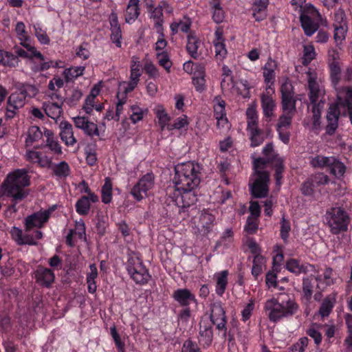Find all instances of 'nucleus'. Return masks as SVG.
I'll return each instance as SVG.
<instances>
[{
    "instance_id": "864d4df0",
    "label": "nucleus",
    "mask_w": 352,
    "mask_h": 352,
    "mask_svg": "<svg viewBox=\"0 0 352 352\" xmlns=\"http://www.w3.org/2000/svg\"><path fill=\"white\" fill-rule=\"evenodd\" d=\"M263 153L265 157L272 162V163H276L278 159H281L278 154H276L274 150V145L272 142L267 143L263 149Z\"/></svg>"
},
{
    "instance_id": "a18cd8bd",
    "label": "nucleus",
    "mask_w": 352,
    "mask_h": 352,
    "mask_svg": "<svg viewBox=\"0 0 352 352\" xmlns=\"http://www.w3.org/2000/svg\"><path fill=\"white\" fill-rule=\"evenodd\" d=\"M34 34L39 43L42 45H48L50 43V39L47 36L46 31L43 30L39 24L33 25Z\"/></svg>"
},
{
    "instance_id": "4d7b16f0",
    "label": "nucleus",
    "mask_w": 352,
    "mask_h": 352,
    "mask_svg": "<svg viewBox=\"0 0 352 352\" xmlns=\"http://www.w3.org/2000/svg\"><path fill=\"white\" fill-rule=\"evenodd\" d=\"M247 127L258 125V115L254 107H249L246 110Z\"/></svg>"
},
{
    "instance_id": "ddd939ff",
    "label": "nucleus",
    "mask_w": 352,
    "mask_h": 352,
    "mask_svg": "<svg viewBox=\"0 0 352 352\" xmlns=\"http://www.w3.org/2000/svg\"><path fill=\"white\" fill-rule=\"evenodd\" d=\"M25 104V98L23 92L12 93L8 98L6 117L12 118L16 114V111L22 108Z\"/></svg>"
},
{
    "instance_id": "79ce46f5",
    "label": "nucleus",
    "mask_w": 352,
    "mask_h": 352,
    "mask_svg": "<svg viewBox=\"0 0 352 352\" xmlns=\"http://www.w3.org/2000/svg\"><path fill=\"white\" fill-rule=\"evenodd\" d=\"M212 11V19L216 23H221L225 18L224 11L221 6V2L210 3Z\"/></svg>"
},
{
    "instance_id": "c85d7f7f",
    "label": "nucleus",
    "mask_w": 352,
    "mask_h": 352,
    "mask_svg": "<svg viewBox=\"0 0 352 352\" xmlns=\"http://www.w3.org/2000/svg\"><path fill=\"white\" fill-rule=\"evenodd\" d=\"M228 270L221 271L214 275L217 280L216 292L219 296H222L225 292L228 285Z\"/></svg>"
},
{
    "instance_id": "69168bd1",
    "label": "nucleus",
    "mask_w": 352,
    "mask_h": 352,
    "mask_svg": "<svg viewBox=\"0 0 352 352\" xmlns=\"http://www.w3.org/2000/svg\"><path fill=\"white\" fill-rule=\"evenodd\" d=\"M82 131L87 135L91 138L94 136L100 135V132L97 124L93 122H90L89 120L85 126V128L82 129Z\"/></svg>"
},
{
    "instance_id": "1a4fd4ad",
    "label": "nucleus",
    "mask_w": 352,
    "mask_h": 352,
    "mask_svg": "<svg viewBox=\"0 0 352 352\" xmlns=\"http://www.w3.org/2000/svg\"><path fill=\"white\" fill-rule=\"evenodd\" d=\"M252 184H250V190L255 198L266 197L269 192L270 175L268 172H261Z\"/></svg>"
},
{
    "instance_id": "3c124183",
    "label": "nucleus",
    "mask_w": 352,
    "mask_h": 352,
    "mask_svg": "<svg viewBox=\"0 0 352 352\" xmlns=\"http://www.w3.org/2000/svg\"><path fill=\"white\" fill-rule=\"evenodd\" d=\"M323 108V106L319 105H313L311 111L313 113L312 120H313V129L318 130L321 126V110Z\"/></svg>"
},
{
    "instance_id": "b1692460",
    "label": "nucleus",
    "mask_w": 352,
    "mask_h": 352,
    "mask_svg": "<svg viewBox=\"0 0 352 352\" xmlns=\"http://www.w3.org/2000/svg\"><path fill=\"white\" fill-rule=\"evenodd\" d=\"M247 131L250 135V140L251 141L250 146L256 147L261 145L265 140V135L263 131L258 129V125L247 127Z\"/></svg>"
},
{
    "instance_id": "774afa93",
    "label": "nucleus",
    "mask_w": 352,
    "mask_h": 352,
    "mask_svg": "<svg viewBox=\"0 0 352 352\" xmlns=\"http://www.w3.org/2000/svg\"><path fill=\"white\" fill-rule=\"evenodd\" d=\"M182 352H201L197 344L190 339L186 340L182 346Z\"/></svg>"
},
{
    "instance_id": "393cba45",
    "label": "nucleus",
    "mask_w": 352,
    "mask_h": 352,
    "mask_svg": "<svg viewBox=\"0 0 352 352\" xmlns=\"http://www.w3.org/2000/svg\"><path fill=\"white\" fill-rule=\"evenodd\" d=\"M214 221V215L207 210L202 211L199 217V221L205 234H208L212 230Z\"/></svg>"
},
{
    "instance_id": "a211bd4d",
    "label": "nucleus",
    "mask_w": 352,
    "mask_h": 352,
    "mask_svg": "<svg viewBox=\"0 0 352 352\" xmlns=\"http://www.w3.org/2000/svg\"><path fill=\"white\" fill-rule=\"evenodd\" d=\"M140 14V0H129L125 10V21L133 23Z\"/></svg>"
},
{
    "instance_id": "58836bf2",
    "label": "nucleus",
    "mask_w": 352,
    "mask_h": 352,
    "mask_svg": "<svg viewBox=\"0 0 352 352\" xmlns=\"http://www.w3.org/2000/svg\"><path fill=\"white\" fill-rule=\"evenodd\" d=\"M84 66L71 67L65 69L63 75L67 82H69L83 74Z\"/></svg>"
},
{
    "instance_id": "de8ad7c7",
    "label": "nucleus",
    "mask_w": 352,
    "mask_h": 352,
    "mask_svg": "<svg viewBox=\"0 0 352 352\" xmlns=\"http://www.w3.org/2000/svg\"><path fill=\"white\" fill-rule=\"evenodd\" d=\"M234 232L232 228H227L223 232L221 237L217 242L216 246L228 248L233 241Z\"/></svg>"
},
{
    "instance_id": "49530a36",
    "label": "nucleus",
    "mask_w": 352,
    "mask_h": 352,
    "mask_svg": "<svg viewBox=\"0 0 352 352\" xmlns=\"http://www.w3.org/2000/svg\"><path fill=\"white\" fill-rule=\"evenodd\" d=\"M334 162L333 157H324L317 155L311 160V165L313 167H328L331 162Z\"/></svg>"
},
{
    "instance_id": "8fccbe9b",
    "label": "nucleus",
    "mask_w": 352,
    "mask_h": 352,
    "mask_svg": "<svg viewBox=\"0 0 352 352\" xmlns=\"http://www.w3.org/2000/svg\"><path fill=\"white\" fill-rule=\"evenodd\" d=\"M43 133L37 126H32L28 129V135L26 138V144H32L41 138Z\"/></svg>"
},
{
    "instance_id": "338daca9",
    "label": "nucleus",
    "mask_w": 352,
    "mask_h": 352,
    "mask_svg": "<svg viewBox=\"0 0 352 352\" xmlns=\"http://www.w3.org/2000/svg\"><path fill=\"white\" fill-rule=\"evenodd\" d=\"M188 124V122L187 120V116H184L183 117L177 118L173 124H168L167 129L168 131H172L173 129H181Z\"/></svg>"
},
{
    "instance_id": "72a5a7b5",
    "label": "nucleus",
    "mask_w": 352,
    "mask_h": 352,
    "mask_svg": "<svg viewBox=\"0 0 352 352\" xmlns=\"http://www.w3.org/2000/svg\"><path fill=\"white\" fill-rule=\"evenodd\" d=\"M151 13V19L154 20V28L155 30L164 29L163 23H164L163 11L158 6L153 8L151 10H148Z\"/></svg>"
},
{
    "instance_id": "4be33fe9",
    "label": "nucleus",
    "mask_w": 352,
    "mask_h": 352,
    "mask_svg": "<svg viewBox=\"0 0 352 352\" xmlns=\"http://www.w3.org/2000/svg\"><path fill=\"white\" fill-rule=\"evenodd\" d=\"M111 25V38L116 43L118 47H121L120 39L122 38V33L120 26L118 23V17L116 14H112L110 19Z\"/></svg>"
},
{
    "instance_id": "6ab92c4d",
    "label": "nucleus",
    "mask_w": 352,
    "mask_h": 352,
    "mask_svg": "<svg viewBox=\"0 0 352 352\" xmlns=\"http://www.w3.org/2000/svg\"><path fill=\"white\" fill-rule=\"evenodd\" d=\"M212 43L214 47L216 56L220 59H223L227 55V50L224 43L223 32L219 28L214 32V39Z\"/></svg>"
},
{
    "instance_id": "473e14b6",
    "label": "nucleus",
    "mask_w": 352,
    "mask_h": 352,
    "mask_svg": "<svg viewBox=\"0 0 352 352\" xmlns=\"http://www.w3.org/2000/svg\"><path fill=\"white\" fill-rule=\"evenodd\" d=\"M296 98L294 95L281 96V104L283 111L295 113L296 111Z\"/></svg>"
},
{
    "instance_id": "dca6fc26",
    "label": "nucleus",
    "mask_w": 352,
    "mask_h": 352,
    "mask_svg": "<svg viewBox=\"0 0 352 352\" xmlns=\"http://www.w3.org/2000/svg\"><path fill=\"white\" fill-rule=\"evenodd\" d=\"M173 298L183 307H188L191 303L197 302L195 296L188 289H178L174 291Z\"/></svg>"
},
{
    "instance_id": "c03bdc74",
    "label": "nucleus",
    "mask_w": 352,
    "mask_h": 352,
    "mask_svg": "<svg viewBox=\"0 0 352 352\" xmlns=\"http://www.w3.org/2000/svg\"><path fill=\"white\" fill-rule=\"evenodd\" d=\"M284 113L279 117L276 124V130L280 129H287L290 126L292 118L295 113L283 111Z\"/></svg>"
},
{
    "instance_id": "e433bc0d",
    "label": "nucleus",
    "mask_w": 352,
    "mask_h": 352,
    "mask_svg": "<svg viewBox=\"0 0 352 352\" xmlns=\"http://www.w3.org/2000/svg\"><path fill=\"white\" fill-rule=\"evenodd\" d=\"M102 201L104 204H109L112 199V183L109 177H106L104 184L102 187Z\"/></svg>"
},
{
    "instance_id": "e2e57ef3",
    "label": "nucleus",
    "mask_w": 352,
    "mask_h": 352,
    "mask_svg": "<svg viewBox=\"0 0 352 352\" xmlns=\"http://www.w3.org/2000/svg\"><path fill=\"white\" fill-rule=\"evenodd\" d=\"M309 340L307 337L301 338L296 343L289 348L287 352H304L307 346Z\"/></svg>"
},
{
    "instance_id": "4468645a",
    "label": "nucleus",
    "mask_w": 352,
    "mask_h": 352,
    "mask_svg": "<svg viewBox=\"0 0 352 352\" xmlns=\"http://www.w3.org/2000/svg\"><path fill=\"white\" fill-rule=\"evenodd\" d=\"M213 335L212 324L207 320H201L199 322L198 340L203 348H208L212 344Z\"/></svg>"
},
{
    "instance_id": "a19ab883",
    "label": "nucleus",
    "mask_w": 352,
    "mask_h": 352,
    "mask_svg": "<svg viewBox=\"0 0 352 352\" xmlns=\"http://www.w3.org/2000/svg\"><path fill=\"white\" fill-rule=\"evenodd\" d=\"M214 116H226V102L222 99L221 96H217L213 100Z\"/></svg>"
},
{
    "instance_id": "f3484780",
    "label": "nucleus",
    "mask_w": 352,
    "mask_h": 352,
    "mask_svg": "<svg viewBox=\"0 0 352 352\" xmlns=\"http://www.w3.org/2000/svg\"><path fill=\"white\" fill-rule=\"evenodd\" d=\"M60 136L63 142L67 146H73L76 140L74 136L72 125L67 121H62L60 123Z\"/></svg>"
},
{
    "instance_id": "5fc2aeb1",
    "label": "nucleus",
    "mask_w": 352,
    "mask_h": 352,
    "mask_svg": "<svg viewBox=\"0 0 352 352\" xmlns=\"http://www.w3.org/2000/svg\"><path fill=\"white\" fill-rule=\"evenodd\" d=\"M110 333L118 349V351L125 352V344L122 341L120 336L118 333L115 325L110 327Z\"/></svg>"
},
{
    "instance_id": "0e129e2a",
    "label": "nucleus",
    "mask_w": 352,
    "mask_h": 352,
    "mask_svg": "<svg viewBox=\"0 0 352 352\" xmlns=\"http://www.w3.org/2000/svg\"><path fill=\"white\" fill-rule=\"evenodd\" d=\"M309 179L314 183V185L319 186V185H325L329 182V177L322 173H317L313 175Z\"/></svg>"
},
{
    "instance_id": "7ed1b4c3",
    "label": "nucleus",
    "mask_w": 352,
    "mask_h": 352,
    "mask_svg": "<svg viewBox=\"0 0 352 352\" xmlns=\"http://www.w3.org/2000/svg\"><path fill=\"white\" fill-rule=\"evenodd\" d=\"M201 170L199 164L192 161L176 164L172 179L175 188H198L201 182Z\"/></svg>"
},
{
    "instance_id": "f03ea898",
    "label": "nucleus",
    "mask_w": 352,
    "mask_h": 352,
    "mask_svg": "<svg viewBox=\"0 0 352 352\" xmlns=\"http://www.w3.org/2000/svg\"><path fill=\"white\" fill-rule=\"evenodd\" d=\"M337 102L329 106L326 116V133L329 135L337 129L340 114L347 116L352 123V88L347 86L337 89Z\"/></svg>"
},
{
    "instance_id": "c756f323",
    "label": "nucleus",
    "mask_w": 352,
    "mask_h": 352,
    "mask_svg": "<svg viewBox=\"0 0 352 352\" xmlns=\"http://www.w3.org/2000/svg\"><path fill=\"white\" fill-rule=\"evenodd\" d=\"M285 267L288 271L296 275L307 272V265L300 264L299 261L295 258H290L287 261Z\"/></svg>"
},
{
    "instance_id": "bb28decb",
    "label": "nucleus",
    "mask_w": 352,
    "mask_h": 352,
    "mask_svg": "<svg viewBox=\"0 0 352 352\" xmlns=\"http://www.w3.org/2000/svg\"><path fill=\"white\" fill-rule=\"evenodd\" d=\"M261 99L264 116L267 118H271L273 116V111L276 107L274 100L272 97L265 94L261 95Z\"/></svg>"
},
{
    "instance_id": "4c0bfd02",
    "label": "nucleus",
    "mask_w": 352,
    "mask_h": 352,
    "mask_svg": "<svg viewBox=\"0 0 352 352\" xmlns=\"http://www.w3.org/2000/svg\"><path fill=\"white\" fill-rule=\"evenodd\" d=\"M265 258L261 254L255 255L253 260L252 274L256 279L263 272V266L265 265Z\"/></svg>"
},
{
    "instance_id": "cd10ccee",
    "label": "nucleus",
    "mask_w": 352,
    "mask_h": 352,
    "mask_svg": "<svg viewBox=\"0 0 352 352\" xmlns=\"http://www.w3.org/2000/svg\"><path fill=\"white\" fill-rule=\"evenodd\" d=\"M329 56H332V61L329 63L330 76L332 83L334 85H338L340 80V67L338 62L336 60L337 54L335 51L332 52V54L329 53Z\"/></svg>"
},
{
    "instance_id": "ea45409f",
    "label": "nucleus",
    "mask_w": 352,
    "mask_h": 352,
    "mask_svg": "<svg viewBox=\"0 0 352 352\" xmlns=\"http://www.w3.org/2000/svg\"><path fill=\"white\" fill-rule=\"evenodd\" d=\"M76 210L80 215H87L90 210L89 197L82 196L76 203Z\"/></svg>"
},
{
    "instance_id": "aec40b11",
    "label": "nucleus",
    "mask_w": 352,
    "mask_h": 352,
    "mask_svg": "<svg viewBox=\"0 0 352 352\" xmlns=\"http://www.w3.org/2000/svg\"><path fill=\"white\" fill-rule=\"evenodd\" d=\"M201 41L195 33L190 32L187 36L186 51L188 54L194 59H197L199 56L198 49Z\"/></svg>"
},
{
    "instance_id": "052dcab7",
    "label": "nucleus",
    "mask_w": 352,
    "mask_h": 352,
    "mask_svg": "<svg viewBox=\"0 0 352 352\" xmlns=\"http://www.w3.org/2000/svg\"><path fill=\"white\" fill-rule=\"evenodd\" d=\"M303 298L307 301L309 300L313 294V285L309 278H304L302 280Z\"/></svg>"
},
{
    "instance_id": "2f4dec72",
    "label": "nucleus",
    "mask_w": 352,
    "mask_h": 352,
    "mask_svg": "<svg viewBox=\"0 0 352 352\" xmlns=\"http://www.w3.org/2000/svg\"><path fill=\"white\" fill-rule=\"evenodd\" d=\"M333 270L328 267L324 272V281L321 276H317L316 278L318 282L317 287L320 289H323L326 286L330 285L333 283Z\"/></svg>"
},
{
    "instance_id": "f704fd0d",
    "label": "nucleus",
    "mask_w": 352,
    "mask_h": 352,
    "mask_svg": "<svg viewBox=\"0 0 352 352\" xmlns=\"http://www.w3.org/2000/svg\"><path fill=\"white\" fill-rule=\"evenodd\" d=\"M15 32L21 41V45L23 47V45L30 44L31 38L28 34L25 29V25L23 22H17L15 26Z\"/></svg>"
},
{
    "instance_id": "7c9ffc66",
    "label": "nucleus",
    "mask_w": 352,
    "mask_h": 352,
    "mask_svg": "<svg viewBox=\"0 0 352 352\" xmlns=\"http://www.w3.org/2000/svg\"><path fill=\"white\" fill-rule=\"evenodd\" d=\"M336 302L335 297L332 296H328L326 297L319 309V314L322 317H327L332 311Z\"/></svg>"
},
{
    "instance_id": "412c9836",
    "label": "nucleus",
    "mask_w": 352,
    "mask_h": 352,
    "mask_svg": "<svg viewBox=\"0 0 352 352\" xmlns=\"http://www.w3.org/2000/svg\"><path fill=\"white\" fill-rule=\"evenodd\" d=\"M300 21L305 34L308 36L314 34L318 29L319 26L318 22L314 21L311 16L307 14H301Z\"/></svg>"
},
{
    "instance_id": "a878e982",
    "label": "nucleus",
    "mask_w": 352,
    "mask_h": 352,
    "mask_svg": "<svg viewBox=\"0 0 352 352\" xmlns=\"http://www.w3.org/2000/svg\"><path fill=\"white\" fill-rule=\"evenodd\" d=\"M276 67V61L269 58L263 67V77L265 83H274L275 80V69Z\"/></svg>"
},
{
    "instance_id": "13d9d810",
    "label": "nucleus",
    "mask_w": 352,
    "mask_h": 352,
    "mask_svg": "<svg viewBox=\"0 0 352 352\" xmlns=\"http://www.w3.org/2000/svg\"><path fill=\"white\" fill-rule=\"evenodd\" d=\"M118 102L116 104V110L115 116H112L111 119L118 121L120 114L123 110V105L126 103V98L124 94H121L120 91L117 94Z\"/></svg>"
},
{
    "instance_id": "2eb2a0df",
    "label": "nucleus",
    "mask_w": 352,
    "mask_h": 352,
    "mask_svg": "<svg viewBox=\"0 0 352 352\" xmlns=\"http://www.w3.org/2000/svg\"><path fill=\"white\" fill-rule=\"evenodd\" d=\"M35 278L38 285L49 288L54 282L55 275L52 270L38 266L35 272Z\"/></svg>"
},
{
    "instance_id": "20e7f679",
    "label": "nucleus",
    "mask_w": 352,
    "mask_h": 352,
    "mask_svg": "<svg viewBox=\"0 0 352 352\" xmlns=\"http://www.w3.org/2000/svg\"><path fill=\"white\" fill-rule=\"evenodd\" d=\"M198 188H184L178 190L175 188L173 192L167 193L166 204L168 206L172 207V210L177 211L179 214L186 213L188 209L193 207L197 201Z\"/></svg>"
},
{
    "instance_id": "09e8293b",
    "label": "nucleus",
    "mask_w": 352,
    "mask_h": 352,
    "mask_svg": "<svg viewBox=\"0 0 352 352\" xmlns=\"http://www.w3.org/2000/svg\"><path fill=\"white\" fill-rule=\"evenodd\" d=\"M329 169L331 174L338 178L343 176L345 173V166L336 158H334V162L329 164Z\"/></svg>"
},
{
    "instance_id": "6e6d98bb",
    "label": "nucleus",
    "mask_w": 352,
    "mask_h": 352,
    "mask_svg": "<svg viewBox=\"0 0 352 352\" xmlns=\"http://www.w3.org/2000/svg\"><path fill=\"white\" fill-rule=\"evenodd\" d=\"M272 163L270 162L267 157H258L254 160L253 162V168L254 170V175H258L259 173L267 172L264 170L267 164Z\"/></svg>"
},
{
    "instance_id": "f8f14e48",
    "label": "nucleus",
    "mask_w": 352,
    "mask_h": 352,
    "mask_svg": "<svg viewBox=\"0 0 352 352\" xmlns=\"http://www.w3.org/2000/svg\"><path fill=\"white\" fill-rule=\"evenodd\" d=\"M308 87L309 90V98L311 104L313 105L323 106L324 102L320 100L319 102V98L324 94V90L323 87L316 80L315 78L311 76V73H308Z\"/></svg>"
},
{
    "instance_id": "39448f33",
    "label": "nucleus",
    "mask_w": 352,
    "mask_h": 352,
    "mask_svg": "<svg viewBox=\"0 0 352 352\" xmlns=\"http://www.w3.org/2000/svg\"><path fill=\"white\" fill-rule=\"evenodd\" d=\"M265 309L268 312L270 320L276 322L283 318L294 315L298 309V305L289 298L286 301L281 302L272 298L265 302Z\"/></svg>"
},
{
    "instance_id": "9b49d317",
    "label": "nucleus",
    "mask_w": 352,
    "mask_h": 352,
    "mask_svg": "<svg viewBox=\"0 0 352 352\" xmlns=\"http://www.w3.org/2000/svg\"><path fill=\"white\" fill-rule=\"evenodd\" d=\"M53 209L40 210L25 218V230L30 232L34 228H41L48 221Z\"/></svg>"
},
{
    "instance_id": "0eeeda50",
    "label": "nucleus",
    "mask_w": 352,
    "mask_h": 352,
    "mask_svg": "<svg viewBox=\"0 0 352 352\" xmlns=\"http://www.w3.org/2000/svg\"><path fill=\"white\" fill-rule=\"evenodd\" d=\"M126 270L137 284L144 285L151 277L148 270L138 257L130 258L128 260Z\"/></svg>"
},
{
    "instance_id": "6e6552de",
    "label": "nucleus",
    "mask_w": 352,
    "mask_h": 352,
    "mask_svg": "<svg viewBox=\"0 0 352 352\" xmlns=\"http://www.w3.org/2000/svg\"><path fill=\"white\" fill-rule=\"evenodd\" d=\"M210 324L216 326L217 329L223 332V338L227 336V316L221 301H214L210 305Z\"/></svg>"
},
{
    "instance_id": "423d86ee",
    "label": "nucleus",
    "mask_w": 352,
    "mask_h": 352,
    "mask_svg": "<svg viewBox=\"0 0 352 352\" xmlns=\"http://www.w3.org/2000/svg\"><path fill=\"white\" fill-rule=\"evenodd\" d=\"M325 219L333 234H336L347 230L349 217L343 209L331 208L327 211Z\"/></svg>"
},
{
    "instance_id": "680f3d73",
    "label": "nucleus",
    "mask_w": 352,
    "mask_h": 352,
    "mask_svg": "<svg viewBox=\"0 0 352 352\" xmlns=\"http://www.w3.org/2000/svg\"><path fill=\"white\" fill-rule=\"evenodd\" d=\"M138 80L130 79L129 82H122L119 85V89L122 90L121 94H124L126 97L127 94L131 92L138 85Z\"/></svg>"
},
{
    "instance_id": "603ef678",
    "label": "nucleus",
    "mask_w": 352,
    "mask_h": 352,
    "mask_svg": "<svg viewBox=\"0 0 352 352\" xmlns=\"http://www.w3.org/2000/svg\"><path fill=\"white\" fill-rule=\"evenodd\" d=\"M156 56L158 60L159 65L169 73L172 66V62L170 60L168 53L166 52H158L157 53Z\"/></svg>"
},
{
    "instance_id": "c9c22d12",
    "label": "nucleus",
    "mask_w": 352,
    "mask_h": 352,
    "mask_svg": "<svg viewBox=\"0 0 352 352\" xmlns=\"http://www.w3.org/2000/svg\"><path fill=\"white\" fill-rule=\"evenodd\" d=\"M155 113L158 118V122L161 127V130L163 131L165 127L167 128L168 122L170 120V117L166 112L164 108L162 105H158L155 109Z\"/></svg>"
},
{
    "instance_id": "f257e3e1",
    "label": "nucleus",
    "mask_w": 352,
    "mask_h": 352,
    "mask_svg": "<svg viewBox=\"0 0 352 352\" xmlns=\"http://www.w3.org/2000/svg\"><path fill=\"white\" fill-rule=\"evenodd\" d=\"M30 184V177L25 168L16 169L10 173L1 184L2 195L11 199L12 204L10 210L17 211L16 204L25 199L29 195L26 187Z\"/></svg>"
},
{
    "instance_id": "37998d69",
    "label": "nucleus",
    "mask_w": 352,
    "mask_h": 352,
    "mask_svg": "<svg viewBox=\"0 0 352 352\" xmlns=\"http://www.w3.org/2000/svg\"><path fill=\"white\" fill-rule=\"evenodd\" d=\"M52 170L54 175L58 177H66L70 173L69 164L65 161L54 164L52 167Z\"/></svg>"
},
{
    "instance_id": "bf43d9fd",
    "label": "nucleus",
    "mask_w": 352,
    "mask_h": 352,
    "mask_svg": "<svg viewBox=\"0 0 352 352\" xmlns=\"http://www.w3.org/2000/svg\"><path fill=\"white\" fill-rule=\"evenodd\" d=\"M19 63L18 57L9 52H4L2 65L8 67H16Z\"/></svg>"
},
{
    "instance_id": "5701e85b",
    "label": "nucleus",
    "mask_w": 352,
    "mask_h": 352,
    "mask_svg": "<svg viewBox=\"0 0 352 352\" xmlns=\"http://www.w3.org/2000/svg\"><path fill=\"white\" fill-rule=\"evenodd\" d=\"M62 104L63 102L60 104L50 102H44L43 109L48 117L54 120H58L63 113Z\"/></svg>"
},
{
    "instance_id": "9d476101",
    "label": "nucleus",
    "mask_w": 352,
    "mask_h": 352,
    "mask_svg": "<svg viewBox=\"0 0 352 352\" xmlns=\"http://www.w3.org/2000/svg\"><path fill=\"white\" fill-rule=\"evenodd\" d=\"M154 185V175L153 173H147L142 176L138 183L133 186L130 191V194L133 198L140 201L146 195L147 191L153 188Z\"/></svg>"
}]
</instances>
